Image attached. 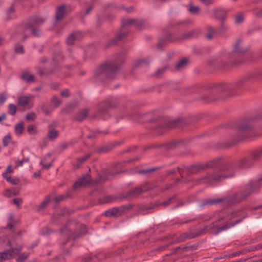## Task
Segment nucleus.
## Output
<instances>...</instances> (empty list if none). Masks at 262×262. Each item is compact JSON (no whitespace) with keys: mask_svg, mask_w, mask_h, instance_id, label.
I'll use <instances>...</instances> for the list:
<instances>
[{"mask_svg":"<svg viewBox=\"0 0 262 262\" xmlns=\"http://www.w3.org/2000/svg\"><path fill=\"white\" fill-rule=\"evenodd\" d=\"M251 128V126L248 125H246V126L245 127H242L240 128V129L241 130H246V129H249Z\"/></svg>","mask_w":262,"mask_h":262,"instance_id":"55","label":"nucleus"},{"mask_svg":"<svg viewBox=\"0 0 262 262\" xmlns=\"http://www.w3.org/2000/svg\"><path fill=\"white\" fill-rule=\"evenodd\" d=\"M33 96L31 95L29 96H22L18 98V104L21 106H25L28 104Z\"/></svg>","mask_w":262,"mask_h":262,"instance_id":"12","label":"nucleus"},{"mask_svg":"<svg viewBox=\"0 0 262 262\" xmlns=\"http://www.w3.org/2000/svg\"><path fill=\"white\" fill-rule=\"evenodd\" d=\"M29 256V253H23L19 255L16 259L17 262H25ZM35 262V261H34Z\"/></svg>","mask_w":262,"mask_h":262,"instance_id":"27","label":"nucleus"},{"mask_svg":"<svg viewBox=\"0 0 262 262\" xmlns=\"http://www.w3.org/2000/svg\"><path fill=\"white\" fill-rule=\"evenodd\" d=\"M252 157L254 159H258L262 157V147L254 150L252 153Z\"/></svg>","mask_w":262,"mask_h":262,"instance_id":"26","label":"nucleus"},{"mask_svg":"<svg viewBox=\"0 0 262 262\" xmlns=\"http://www.w3.org/2000/svg\"><path fill=\"white\" fill-rule=\"evenodd\" d=\"M230 89L229 86L227 85V84L223 83L221 84V88H220V90L222 91H226Z\"/></svg>","mask_w":262,"mask_h":262,"instance_id":"43","label":"nucleus"},{"mask_svg":"<svg viewBox=\"0 0 262 262\" xmlns=\"http://www.w3.org/2000/svg\"><path fill=\"white\" fill-rule=\"evenodd\" d=\"M14 13V6L12 5L6 11V20L8 21L13 19L15 18Z\"/></svg>","mask_w":262,"mask_h":262,"instance_id":"14","label":"nucleus"},{"mask_svg":"<svg viewBox=\"0 0 262 262\" xmlns=\"http://www.w3.org/2000/svg\"><path fill=\"white\" fill-rule=\"evenodd\" d=\"M63 197L62 196H59L58 198H55V201L56 202H59L60 201V200H61L62 199Z\"/></svg>","mask_w":262,"mask_h":262,"instance_id":"62","label":"nucleus"},{"mask_svg":"<svg viewBox=\"0 0 262 262\" xmlns=\"http://www.w3.org/2000/svg\"><path fill=\"white\" fill-rule=\"evenodd\" d=\"M66 6L62 5L57 7L56 10L55 19L56 21L61 20L65 15L66 14Z\"/></svg>","mask_w":262,"mask_h":262,"instance_id":"10","label":"nucleus"},{"mask_svg":"<svg viewBox=\"0 0 262 262\" xmlns=\"http://www.w3.org/2000/svg\"><path fill=\"white\" fill-rule=\"evenodd\" d=\"M50 202V200L49 199L47 198L41 204V208H43L45 207L46 205L49 203V202Z\"/></svg>","mask_w":262,"mask_h":262,"instance_id":"49","label":"nucleus"},{"mask_svg":"<svg viewBox=\"0 0 262 262\" xmlns=\"http://www.w3.org/2000/svg\"><path fill=\"white\" fill-rule=\"evenodd\" d=\"M82 36V34L80 32H75L71 34L67 39V42L69 45H72L75 41L80 40Z\"/></svg>","mask_w":262,"mask_h":262,"instance_id":"9","label":"nucleus"},{"mask_svg":"<svg viewBox=\"0 0 262 262\" xmlns=\"http://www.w3.org/2000/svg\"><path fill=\"white\" fill-rule=\"evenodd\" d=\"M90 154H87L83 157L79 158L77 159V167H79V166L81 164H82L83 163H84L90 157Z\"/></svg>","mask_w":262,"mask_h":262,"instance_id":"28","label":"nucleus"},{"mask_svg":"<svg viewBox=\"0 0 262 262\" xmlns=\"http://www.w3.org/2000/svg\"><path fill=\"white\" fill-rule=\"evenodd\" d=\"M237 222L235 223H230V224H226L224 226H223V227H220V228H219L217 229V232L216 233V234H217L219 232L222 231H223V230H225L227 229H228L229 227H231V226H234L235 224H236Z\"/></svg>","mask_w":262,"mask_h":262,"instance_id":"32","label":"nucleus"},{"mask_svg":"<svg viewBox=\"0 0 262 262\" xmlns=\"http://www.w3.org/2000/svg\"><path fill=\"white\" fill-rule=\"evenodd\" d=\"M59 132L55 129H50L47 135V138L51 141L55 140L58 137Z\"/></svg>","mask_w":262,"mask_h":262,"instance_id":"18","label":"nucleus"},{"mask_svg":"<svg viewBox=\"0 0 262 262\" xmlns=\"http://www.w3.org/2000/svg\"><path fill=\"white\" fill-rule=\"evenodd\" d=\"M166 68L165 67H163L158 69L155 74V75L157 77H160L163 73L165 72Z\"/></svg>","mask_w":262,"mask_h":262,"instance_id":"37","label":"nucleus"},{"mask_svg":"<svg viewBox=\"0 0 262 262\" xmlns=\"http://www.w3.org/2000/svg\"><path fill=\"white\" fill-rule=\"evenodd\" d=\"M51 102L55 107H58L61 104V101L56 96H54L52 98Z\"/></svg>","mask_w":262,"mask_h":262,"instance_id":"31","label":"nucleus"},{"mask_svg":"<svg viewBox=\"0 0 262 262\" xmlns=\"http://www.w3.org/2000/svg\"><path fill=\"white\" fill-rule=\"evenodd\" d=\"M61 95L63 97H68L70 96V92L69 90L65 89L61 92Z\"/></svg>","mask_w":262,"mask_h":262,"instance_id":"42","label":"nucleus"},{"mask_svg":"<svg viewBox=\"0 0 262 262\" xmlns=\"http://www.w3.org/2000/svg\"><path fill=\"white\" fill-rule=\"evenodd\" d=\"M123 210L121 208H113L105 212V215L108 217L119 215L121 214Z\"/></svg>","mask_w":262,"mask_h":262,"instance_id":"13","label":"nucleus"},{"mask_svg":"<svg viewBox=\"0 0 262 262\" xmlns=\"http://www.w3.org/2000/svg\"><path fill=\"white\" fill-rule=\"evenodd\" d=\"M149 60L147 59H140L135 61L134 66L135 67H139L144 65L147 64L149 62Z\"/></svg>","mask_w":262,"mask_h":262,"instance_id":"20","label":"nucleus"},{"mask_svg":"<svg viewBox=\"0 0 262 262\" xmlns=\"http://www.w3.org/2000/svg\"><path fill=\"white\" fill-rule=\"evenodd\" d=\"M6 97L5 95H0V104H3L6 101Z\"/></svg>","mask_w":262,"mask_h":262,"instance_id":"46","label":"nucleus"},{"mask_svg":"<svg viewBox=\"0 0 262 262\" xmlns=\"http://www.w3.org/2000/svg\"><path fill=\"white\" fill-rule=\"evenodd\" d=\"M255 15L258 17H260L262 16V9L259 10L257 12L255 13Z\"/></svg>","mask_w":262,"mask_h":262,"instance_id":"56","label":"nucleus"},{"mask_svg":"<svg viewBox=\"0 0 262 262\" xmlns=\"http://www.w3.org/2000/svg\"><path fill=\"white\" fill-rule=\"evenodd\" d=\"M126 35L125 34H119L118 36H117V39H122L123 37H124Z\"/></svg>","mask_w":262,"mask_h":262,"instance_id":"57","label":"nucleus"},{"mask_svg":"<svg viewBox=\"0 0 262 262\" xmlns=\"http://www.w3.org/2000/svg\"><path fill=\"white\" fill-rule=\"evenodd\" d=\"M28 132L30 135H34L37 132L35 126L33 125L28 126Z\"/></svg>","mask_w":262,"mask_h":262,"instance_id":"35","label":"nucleus"},{"mask_svg":"<svg viewBox=\"0 0 262 262\" xmlns=\"http://www.w3.org/2000/svg\"><path fill=\"white\" fill-rule=\"evenodd\" d=\"M240 41H238L234 46V50L235 52L242 53L245 52L246 50L242 49L239 46Z\"/></svg>","mask_w":262,"mask_h":262,"instance_id":"29","label":"nucleus"},{"mask_svg":"<svg viewBox=\"0 0 262 262\" xmlns=\"http://www.w3.org/2000/svg\"><path fill=\"white\" fill-rule=\"evenodd\" d=\"M15 52L17 54H23L24 53V48L21 45H16L15 47Z\"/></svg>","mask_w":262,"mask_h":262,"instance_id":"36","label":"nucleus"},{"mask_svg":"<svg viewBox=\"0 0 262 262\" xmlns=\"http://www.w3.org/2000/svg\"><path fill=\"white\" fill-rule=\"evenodd\" d=\"M188 63L187 59H182L176 65V68L177 70H181L184 68Z\"/></svg>","mask_w":262,"mask_h":262,"instance_id":"22","label":"nucleus"},{"mask_svg":"<svg viewBox=\"0 0 262 262\" xmlns=\"http://www.w3.org/2000/svg\"><path fill=\"white\" fill-rule=\"evenodd\" d=\"M205 5H212L214 3V0H200Z\"/></svg>","mask_w":262,"mask_h":262,"instance_id":"45","label":"nucleus"},{"mask_svg":"<svg viewBox=\"0 0 262 262\" xmlns=\"http://www.w3.org/2000/svg\"><path fill=\"white\" fill-rule=\"evenodd\" d=\"M22 199L20 198H15L13 200V203L17 206L20 205L22 203Z\"/></svg>","mask_w":262,"mask_h":262,"instance_id":"44","label":"nucleus"},{"mask_svg":"<svg viewBox=\"0 0 262 262\" xmlns=\"http://www.w3.org/2000/svg\"><path fill=\"white\" fill-rule=\"evenodd\" d=\"M22 247L19 246L17 248H12L0 253V262L10 259L14 257L21 250Z\"/></svg>","mask_w":262,"mask_h":262,"instance_id":"2","label":"nucleus"},{"mask_svg":"<svg viewBox=\"0 0 262 262\" xmlns=\"http://www.w3.org/2000/svg\"><path fill=\"white\" fill-rule=\"evenodd\" d=\"M50 202V200L49 199L47 198L41 204V208H43L45 207L46 205L49 203V202Z\"/></svg>","mask_w":262,"mask_h":262,"instance_id":"48","label":"nucleus"},{"mask_svg":"<svg viewBox=\"0 0 262 262\" xmlns=\"http://www.w3.org/2000/svg\"><path fill=\"white\" fill-rule=\"evenodd\" d=\"M212 17L223 21L227 17V11L222 8H215L212 10Z\"/></svg>","mask_w":262,"mask_h":262,"instance_id":"5","label":"nucleus"},{"mask_svg":"<svg viewBox=\"0 0 262 262\" xmlns=\"http://www.w3.org/2000/svg\"><path fill=\"white\" fill-rule=\"evenodd\" d=\"M45 21V19L41 17H35L31 18L29 24L27 25L38 27L39 25L43 24Z\"/></svg>","mask_w":262,"mask_h":262,"instance_id":"15","label":"nucleus"},{"mask_svg":"<svg viewBox=\"0 0 262 262\" xmlns=\"http://www.w3.org/2000/svg\"><path fill=\"white\" fill-rule=\"evenodd\" d=\"M123 60L121 59V62H108L102 65L97 71L98 74H103L104 76H111L112 74L116 72L119 69Z\"/></svg>","mask_w":262,"mask_h":262,"instance_id":"1","label":"nucleus"},{"mask_svg":"<svg viewBox=\"0 0 262 262\" xmlns=\"http://www.w3.org/2000/svg\"><path fill=\"white\" fill-rule=\"evenodd\" d=\"M40 164L41 165H42V166L43 167V168H47V169H48L50 167L52 166V163H49L48 164H44L43 163V160H41L40 162Z\"/></svg>","mask_w":262,"mask_h":262,"instance_id":"41","label":"nucleus"},{"mask_svg":"<svg viewBox=\"0 0 262 262\" xmlns=\"http://www.w3.org/2000/svg\"><path fill=\"white\" fill-rule=\"evenodd\" d=\"M13 172V169L12 168V166L11 165H9L7 169H6V171L5 173H6V174H7L8 173H12ZM7 176H8V174H7Z\"/></svg>","mask_w":262,"mask_h":262,"instance_id":"50","label":"nucleus"},{"mask_svg":"<svg viewBox=\"0 0 262 262\" xmlns=\"http://www.w3.org/2000/svg\"><path fill=\"white\" fill-rule=\"evenodd\" d=\"M40 173L39 171L35 172L34 173V174H33L34 177L35 178L39 177L40 176Z\"/></svg>","mask_w":262,"mask_h":262,"instance_id":"58","label":"nucleus"},{"mask_svg":"<svg viewBox=\"0 0 262 262\" xmlns=\"http://www.w3.org/2000/svg\"><path fill=\"white\" fill-rule=\"evenodd\" d=\"M262 186V178L258 180V181L251 183L248 185L246 190L244 192V197H245L247 195H250L251 193L254 192L257 189H258L260 187Z\"/></svg>","mask_w":262,"mask_h":262,"instance_id":"4","label":"nucleus"},{"mask_svg":"<svg viewBox=\"0 0 262 262\" xmlns=\"http://www.w3.org/2000/svg\"><path fill=\"white\" fill-rule=\"evenodd\" d=\"M16 112V107L15 105L10 104L9 106V113L12 115H14Z\"/></svg>","mask_w":262,"mask_h":262,"instance_id":"34","label":"nucleus"},{"mask_svg":"<svg viewBox=\"0 0 262 262\" xmlns=\"http://www.w3.org/2000/svg\"><path fill=\"white\" fill-rule=\"evenodd\" d=\"M256 239L257 241H261V240H262V234H260V235H258L257 237H256Z\"/></svg>","mask_w":262,"mask_h":262,"instance_id":"61","label":"nucleus"},{"mask_svg":"<svg viewBox=\"0 0 262 262\" xmlns=\"http://www.w3.org/2000/svg\"><path fill=\"white\" fill-rule=\"evenodd\" d=\"M21 78L23 80H24L28 83H32V82H35V78L34 76L33 75L30 74L28 73H23L21 76Z\"/></svg>","mask_w":262,"mask_h":262,"instance_id":"16","label":"nucleus"},{"mask_svg":"<svg viewBox=\"0 0 262 262\" xmlns=\"http://www.w3.org/2000/svg\"><path fill=\"white\" fill-rule=\"evenodd\" d=\"M122 26L123 27L134 26L138 29H142L145 27V23L142 20L129 18L123 20Z\"/></svg>","mask_w":262,"mask_h":262,"instance_id":"3","label":"nucleus"},{"mask_svg":"<svg viewBox=\"0 0 262 262\" xmlns=\"http://www.w3.org/2000/svg\"><path fill=\"white\" fill-rule=\"evenodd\" d=\"M109 104H107V106L105 104L103 105V103H102L100 104V106L99 108V111L100 113H102L104 112H105L107 110V108L109 107Z\"/></svg>","mask_w":262,"mask_h":262,"instance_id":"38","label":"nucleus"},{"mask_svg":"<svg viewBox=\"0 0 262 262\" xmlns=\"http://www.w3.org/2000/svg\"><path fill=\"white\" fill-rule=\"evenodd\" d=\"M13 222H12V217L11 216L9 219V221L8 224V227L11 229L13 228Z\"/></svg>","mask_w":262,"mask_h":262,"instance_id":"47","label":"nucleus"},{"mask_svg":"<svg viewBox=\"0 0 262 262\" xmlns=\"http://www.w3.org/2000/svg\"><path fill=\"white\" fill-rule=\"evenodd\" d=\"M36 117L35 114L34 113H31L28 114L26 116V119L28 120H34Z\"/></svg>","mask_w":262,"mask_h":262,"instance_id":"40","label":"nucleus"},{"mask_svg":"<svg viewBox=\"0 0 262 262\" xmlns=\"http://www.w3.org/2000/svg\"><path fill=\"white\" fill-rule=\"evenodd\" d=\"M217 202H219L218 201L215 200H210L209 201H207L206 202V204H212L216 203Z\"/></svg>","mask_w":262,"mask_h":262,"instance_id":"53","label":"nucleus"},{"mask_svg":"<svg viewBox=\"0 0 262 262\" xmlns=\"http://www.w3.org/2000/svg\"><path fill=\"white\" fill-rule=\"evenodd\" d=\"M2 175L3 177L9 183L14 185H17L18 184V180L17 179H12L10 176H7L6 173H3Z\"/></svg>","mask_w":262,"mask_h":262,"instance_id":"24","label":"nucleus"},{"mask_svg":"<svg viewBox=\"0 0 262 262\" xmlns=\"http://www.w3.org/2000/svg\"><path fill=\"white\" fill-rule=\"evenodd\" d=\"M93 10V7L92 6H90L85 11L83 15L85 16L88 14H89L91 11L92 10Z\"/></svg>","mask_w":262,"mask_h":262,"instance_id":"51","label":"nucleus"},{"mask_svg":"<svg viewBox=\"0 0 262 262\" xmlns=\"http://www.w3.org/2000/svg\"><path fill=\"white\" fill-rule=\"evenodd\" d=\"M17 31L18 32L24 31L25 33L28 31H31L33 35L36 36H39L41 34L38 27L34 26L25 25L20 26L18 27Z\"/></svg>","mask_w":262,"mask_h":262,"instance_id":"6","label":"nucleus"},{"mask_svg":"<svg viewBox=\"0 0 262 262\" xmlns=\"http://www.w3.org/2000/svg\"><path fill=\"white\" fill-rule=\"evenodd\" d=\"M260 208H262V205H258V206L255 207L254 208H253V209L256 210V209H260Z\"/></svg>","mask_w":262,"mask_h":262,"instance_id":"63","label":"nucleus"},{"mask_svg":"<svg viewBox=\"0 0 262 262\" xmlns=\"http://www.w3.org/2000/svg\"><path fill=\"white\" fill-rule=\"evenodd\" d=\"M188 11L192 14H196L200 12V8L198 6L189 5L188 6Z\"/></svg>","mask_w":262,"mask_h":262,"instance_id":"23","label":"nucleus"},{"mask_svg":"<svg viewBox=\"0 0 262 262\" xmlns=\"http://www.w3.org/2000/svg\"><path fill=\"white\" fill-rule=\"evenodd\" d=\"M229 167H230L229 164H226L224 166V168H223V170H228L229 168Z\"/></svg>","mask_w":262,"mask_h":262,"instance_id":"59","label":"nucleus"},{"mask_svg":"<svg viewBox=\"0 0 262 262\" xmlns=\"http://www.w3.org/2000/svg\"><path fill=\"white\" fill-rule=\"evenodd\" d=\"M150 189L147 184H145L142 186L136 187L130 191L128 194L133 197L136 196L139 194L148 191Z\"/></svg>","mask_w":262,"mask_h":262,"instance_id":"7","label":"nucleus"},{"mask_svg":"<svg viewBox=\"0 0 262 262\" xmlns=\"http://www.w3.org/2000/svg\"><path fill=\"white\" fill-rule=\"evenodd\" d=\"M15 132L17 135H20L22 134L24 129V123L23 122L17 123L14 127Z\"/></svg>","mask_w":262,"mask_h":262,"instance_id":"21","label":"nucleus"},{"mask_svg":"<svg viewBox=\"0 0 262 262\" xmlns=\"http://www.w3.org/2000/svg\"><path fill=\"white\" fill-rule=\"evenodd\" d=\"M231 177V176H222V175H218L216 174H213L211 176H207V182L209 183L210 184H213L214 182H217L221 181L222 179L225 178H228Z\"/></svg>","mask_w":262,"mask_h":262,"instance_id":"11","label":"nucleus"},{"mask_svg":"<svg viewBox=\"0 0 262 262\" xmlns=\"http://www.w3.org/2000/svg\"><path fill=\"white\" fill-rule=\"evenodd\" d=\"M244 19V15L242 13H238L235 16V23L241 24Z\"/></svg>","mask_w":262,"mask_h":262,"instance_id":"33","label":"nucleus"},{"mask_svg":"<svg viewBox=\"0 0 262 262\" xmlns=\"http://www.w3.org/2000/svg\"><path fill=\"white\" fill-rule=\"evenodd\" d=\"M199 32L196 30H192L186 32L183 34L181 38L184 39H189L198 34Z\"/></svg>","mask_w":262,"mask_h":262,"instance_id":"17","label":"nucleus"},{"mask_svg":"<svg viewBox=\"0 0 262 262\" xmlns=\"http://www.w3.org/2000/svg\"><path fill=\"white\" fill-rule=\"evenodd\" d=\"M37 72L40 75H42L44 74L43 70L40 68H37Z\"/></svg>","mask_w":262,"mask_h":262,"instance_id":"54","label":"nucleus"},{"mask_svg":"<svg viewBox=\"0 0 262 262\" xmlns=\"http://www.w3.org/2000/svg\"><path fill=\"white\" fill-rule=\"evenodd\" d=\"M4 195L7 197L10 198L13 196L12 189H6L3 193Z\"/></svg>","mask_w":262,"mask_h":262,"instance_id":"39","label":"nucleus"},{"mask_svg":"<svg viewBox=\"0 0 262 262\" xmlns=\"http://www.w3.org/2000/svg\"><path fill=\"white\" fill-rule=\"evenodd\" d=\"M88 112H89V111L88 109H85V110L82 111L81 112H80L78 114H77V115H76V116L75 117V119L79 121H82L83 119H84L87 117Z\"/></svg>","mask_w":262,"mask_h":262,"instance_id":"19","label":"nucleus"},{"mask_svg":"<svg viewBox=\"0 0 262 262\" xmlns=\"http://www.w3.org/2000/svg\"><path fill=\"white\" fill-rule=\"evenodd\" d=\"M170 201V199H169V200H168L165 202H163L162 204L165 205H167L168 204H169Z\"/></svg>","mask_w":262,"mask_h":262,"instance_id":"64","label":"nucleus"},{"mask_svg":"<svg viewBox=\"0 0 262 262\" xmlns=\"http://www.w3.org/2000/svg\"><path fill=\"white\" fill-rule=\"evenodd\" d=\"M154 170V169H148L143 170L140 171V173H148V172L152 171Z\"/></svg>","mask_w":262,"mask_h":262,"instance_id":"52","label":"nucleus"},{"mask_svg":"<svg viewBox=\"0 0 262 262\" xmlns=\"http://www.w3.org/2000/svg\"><path fill=\"white\" fill-rule=\"evenodd\" d=\"M6 116L5 114H2L1 116H0V121L4 120L6 119Z\"/></svg>","mask_w":262,"mask_h":262,"instance_id":"60","label":"nucleus"},{"mask_svg":"<svg viewBox=\"0 0 262 262\" xmlns=\"http://www.w3.org/2000/svg\"><path fill=\"white\" fill-rule=\"evenodd\" d=\"M91 182L90 176L89 174H87L76 182L74 185V188H78L81 186L86 185L90 184Z\"/></svg>","mask_w":262,"mask_h":262,"instance_id":"8","label":"nucleus"},{"mask_svg":"<svg viewBox=\"0 0 262 262\" xmlns=\"http://www.w3.org/2000/svg\"><path fill=\"white\" fill-rule=\"evenodd\" d=\"M11 142V137L10 135L5 136L3 139V143L4 146H7Z\"/></svg>","mask_w":262,"mask_h":262,"instance_id":"30","label":"nucleus"},{"mask_svg":"<svg viewBox=\"0 0 262 262\" xmlns=\"http://www.w3.org/2000/svg\"><path fill=\"white\" fill-rule=\"evenodd\" d=\"M29 161V157H25L24 156V155H23V159L21 160H17L16 161V164L15 166V168H16L18 167L21 166L24 163L28 162Z\"/></svg>","mask_w":262,"mask_h":262,"instance_id":"25","label":"nucleus"}]
</instances>
